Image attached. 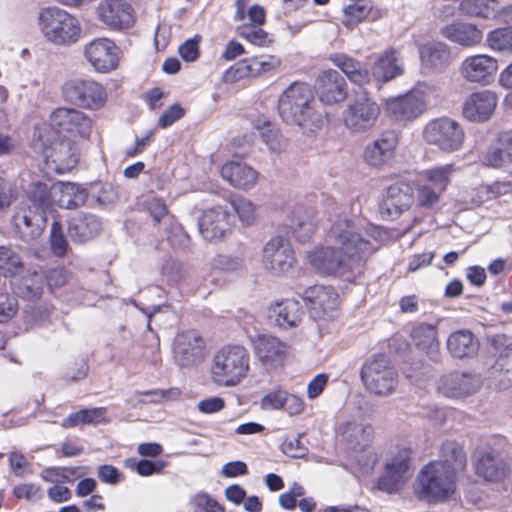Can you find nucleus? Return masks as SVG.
<instances>
[{
  "label": "nucleus",
  "mask_w": 512,
  "mask_h": 512,
  "mask_svg": "<svg viewBox=\"0 0 512 512\" xmlns=\"http://www.w3.org/2000/svg\"><path fill=\"white\" fill-rule=\"evenodd\" d=\"M196 509L203 512H225V508L216 499L207 493H198L193 497Z\"/></svg>",
  "instance_id": "61"
},
{
  "label": "nucleus",
  "mask_w": 512,
  "mask_h": 512,
  "mask_svg": "<svg viewBox=\"0 0 512 512\" xmlns=\"http://www.w3.org/2000/svg\"><path fill=\"white\" fill-rule=\"evenodd\" d=\"M232 223L233 216L227 207L215 205L203 211L198 222V229L205 240L218 241L230 231Z\"/></svg>",
  "instance_id": "17"
},
{
  "label": "nucleus",
  "mask_w": 512,
  "mask_h": 512,
  "mask_svg": "<svg viewBox=\"0 0 512 512\" xmlns=\"http://www.w3.org/2000/svg\"><path fill=\"white\" fill-rule=\"evenodd\" d=\"M419 56L424 68L442 71L451 63L449 47L442 42H429L419 47Z\"/></svg>",
  "instance_id": "36"
},
{
  "label": "nucleus",
  "mask_w": 512,
  "mask_h": 512,
  "mask_svg": "<svg viewBox=\"0 0 512 512\" xmlns=\"http://www.w3.org/2000/svg\"><path fill=\"white\" fill-rule=\"evenodd\" d=\"M380 111L379 104L363 93L348 102L342 112V122L350 133H365L375 126Z\"/></svg>",
  "instance_id": "9"
},
{
  "label": "nucleus",
  "mask_w": 512,
  "mask_h": 512,
  "mask_svg": "<svg viewBox=\"0 0 512 512\" xmlns=\"http://www.w3.org/2000/svg\"><path fill=\"white\" fill-rule=\"evenodd\" d=\"M50 244L55 255L63 256L65 254L68 244L62 233L61 225L57 221H54L51 227Z\"/></svg>",
  "instance_id": "62"
},
{
  "label": "nucleus",
  "mask_w": 512,
  "mask_h": 512,
  "mask_svg": "<svg viewBox=\"0 0 512 512\" xmlns=\"http://www.w3.org/2000/svg\"><path fill=\"white\" fill-rule=\"evenodd\" d=\"M256 356L259 360L269 366H276L285 359L288 346L277 337L261 334L253 341Z\"/></svg>",
  "instance_id": "30"
},
{
  "label": "nucleus",
  "mask_w": 512,
  "mask_h": 512,
  "mask_svg": "<svg viewBox=\"0 0 512 512\" xmlns=\"http://www.w3.org/2000/svg\"><path fill=\"white\" fill-rule=\"evenodd\" d=\"M230 205L242 223L252 225L256 222V206L251 200L243 196H237L230 199Z\"/></svg>",
  "instance_id": "48"
},
{
  "label": "nucleus",
  "mask_w": 512,
  "mask_h": 512,
  "mask_svg": "<svg viewBox=\"0 0 512 512\" xmlns=\"http://www.w3.org/2000/svg\"><path fill=\"white\" fill-rule=\"evenodd\" d=\"M36 26L46 42L59 47L74 45L82 33L79 19L56 6L42 8Z\"/></svg>",
  "instance_id": "4"
},
{
  "label": "nucleus",
  "mask_w": 512,
  "mask_h": 512,
  "mask_svg": "<svg viewBox=\"0 0 512 512\" xmlns=\"http://www.w3.org/2000/svg\"><path fill=\"white\" fill-rule=\"evenodd\" d=\"M250 354L240 345H224L212 356L209 374L213 384L218 387H235L248 375Z\"/></svg>",
  "instance_id": "3"
},
{
  "label": "nucleus",
  "mask_w": 512,
  "mask_h": 512,
  "mask_svg": "<svg viewBox=\"0 0 512 512\" xmlns=\"http://www.w3.org/2000/svg\"><path fill=\"white\" fill-rule=\"evenodd\" d=\"M250 77H255L253 68L251 67L250 60L244 59L232 65L224 73L223 79L227 83H235Z\"/></svg>",
  "instance_id": "53"
},
{
  "label": "nucleus",
  "mask_w": 512,
  "mask_h": 512,
  "mask_svg": "<svg viewBox=\"0 0 512 512\" xmlns=\"http://www.w3.org/2000/svg\"><path fill=\"white\" fill-rule=\"evenodd\" d=\"M398 144L399 135L396 131H384L365 147L364 161L371 167H382L394 158Z\"/></svg>",
  "instance_id": "23"
},
{
  "label": "nucleus",
  "mask_w": 512,
  "mask_h": 512,
  "mask_svg": "<svg viewBox=\"0 0 512 512\" xmlns=\"http://www.w3.org/2000/svg\"><path fill=\"white\" fill-rule=\"evenodd\" d=\"M421 137L426 145L435 147L441 153L453 154L463 148L466 134L458 121L450 117H439L423 126Z\"/></svg>",
  "instance_id": "7"
},
{
  "label": "nucleus",
  "mask_w": 512,
  "mask_h": 512,
  "mask_svg": "<svg viewBox=\"0 0 512 512\" xmlns=\"http://www.w3.org/2000/svg\"><path fill=\"white\" fill-rule=\"evenodd\" d=\"M475 474L488 483H501L511 473L507 461L496 451H484L474 462Z\"/></svg>",
  "instance_id": "24"
},
{
  "label": "nucleus",
  "mask_w": 512,
  "mask_h": 512,
  "mask_svg": "<svg viewBox=\"0 0 512 512\" xmlns=\"http://www.w3.org/2000/svg\"><path fill=\"white\" fill-rule=\"evenodd\" d=\"M415 202L414 188L407 182L391 184L380 206L384 218L395 220L402 213L408 211Z\"/></svg>",
  "instance_id": "19"
},
{
  "label": "nucleus",
  "mask_w": 512,
  "mask_h": 512,
  "mask_svg": "<svg viewBox=\"0 0 512 512\" xmlns=\"http://www.w3.org/2000/svg\"><path fill=\"white\" fill-rule=\"evenodd\" d=\"M15 232L26 242L41 236L46 226L45 211L32 207L29 203H20L12 219Z\"/></svg>",
  "instance_id": "14"
},
{
  "label": "nucleus",
  "mask_w": 512,
  "mask_h": 512,
  "mask_svg": "<svg viewBox=\"0 0 512 512\" xmlns=\"http://www.w3.org/2000/svg\"><path fill=\"white\" fill-rule=\"evenodd\" d=\"M387 112L397 120H414L426 110L424 99L415 92L386 100Z\"/></svg>",
  "instance_id": "26"
},
{
  "label": "nucleus",
  "mask_w": 512,
  "mask_h": 512,
  "mask_svg": "<svg viewBox=\"0 0 512 512\" xmlns=\"http://www.w3.org/2000/svg\"><path fill=\"white\" fill-rule=\"evenodd\" d=\"M21 267L20 256L12 249L0 246V270L6 274H15Z\"/></svg>",
  "instance_id": "55"
},
{
  "label": "nucleus",
  "mask_w": 512,
  "mask_h": 512,
  "mask_svg": "<svg viewBox=\"0 0 512 512\" xmlns=\"http://www.w3.org/2000/svg\"><path fill=\"white\" fill-rule=\"evenodd\" d=\"M412 474V450L407 445H398L387 454L377 487L387 494L399 493L410 481Z\"/></svg>",
  "instance_id": "6"
},
{
  "label": "nucleus",
  "mask_w": 512,
  "mask_h": 512,
  "mask_svg": "<svg viewBox=\"0 0 512 512\" xmlns=\"http://www.w3.org/2000/svg\"><path fill=\"white\" fill-rule=\"evenodd\" d=\"M482 386L478 374L465 371H452L438 381L437 391L448 398H464L477 392Z\"/></svg>",
  "instance_id": "16"
},
{
  "label": "nucleus",
  "mask_w": 512,
  "mask_h": 512,
  "mask_svg": "<svg viewBox=\"0 0 512 512\" xmlns=\"http://www.w3.org/2000/svg\"><path fill=\"white\" fill-rule=\"evenodd\" d=\"M18 311V301L14 295L0 293V323L12 319Z\"/></svg>",
  "instance_id": "59"
},
{
  "label": "nucleus",
  "mask_w": 512,
  "mask_h": 512,
  "mask_svg": "<svg viewBox=\"0 0 512 512\" xmlns=\"http://www.w3.org/2000/svg\"><path fill=\"white\" fill-rule=\"evenodd\" d=\"M443 193L427 183L419 184L417 187V204L424 208L436 205Z\"/></svg>",
  "instance_id": "57"
},
{
  "label": "nucleus",
  "mask_w": 512,
  "mask_h": 512,
  "mask_svg": "<svg viewBox=\"0 0 512 512\" xmlns=\"http://www.w3.org/2000/svg\"><path fill=\"white\" fill-rule=\"evenodd\" d=\"M402 72V63L398 53L394 50L382 53L372 68V76L380 82H388L401 75Z\"/></svg>",
  "instance_id": "41"
},
{
  "label": "nucleus",
  "mask_w": 512,
  "mask_h": 512,
  "mask_svg": "<svg viewBox=\"0 0 512 512\" xmlns=\"http://www.w3.org/2000/svg\"><path fill=\"white\" fill-rule=\"evenodd\" d=\"M319 99L326 104L339 103L347 98V86L344 78L335 70H325L316 81Z\"/></svg>",
  "instance_id": "27"
},
{
  "label": "nucleus",
  "mask_w": 512,
  "mask_h": 512,
  "mask_svg": "<svg viewBox=\"0 0 512 512\" xmlns=\"http://www.w3.org/2000/svg\"><path fill=\"white\" fill-rule=\"evenodd\" d=\"M166 466L167 462L164 460L150 461L144 459L130 465L132 469H135L143 477L161 474Z\"/></svg>",
  "instance_id": "58"
},
{
  "label": "nucleus",
  "mask_w": 512,
  "mask_h": 512,
  "mask_svg": "<svg viewBox=\"0 0 512 512\" xmlns=\"http://www.w3.org/2000/svg\"><path fill=\"white\" fill-rule=\"evenodd\" d=\"M446 347L453 358H471L477 354L479 342L470 330L461 329L448 336Z\"/></svg>",
  "instance_id": "35"
},
{
  "label": "nucleus",
  "mask_w": 512,
  "mask_h": 512,
  "mask_svg": "<svg viewBox=\"0 0 512 512\" xmlns=\"http://www.w3.org/2000/svg\"><path fill=\"white\" fill-rule=\"evenodd\" d=\"M50 199L61 208L73 209L82 206L88 197L87 190L72 182H56L49 191Z\"/></svg>",
  "instance_id": "31"
},
{
  "label": "nucleus",
  "mask_w": 512,
  "mask_h": 512,
  "mask_svg": "<svg viewBox=\"0 0 512 512\" xmlns=\"http://www.w3.org/2000/svg\"><path fill=\"white\" fill-rule=\"evenodd\" d=\"M100 230L101 222L92 214L79 213L69 220L68 233L74 242H86L95 237Z\"/></svg>",
  "instance_id": "38"
},
{
  "label": "nucleus",
  "mask_w": 512,
  "mask_h": 512,
  "mask_svg": "<svg viewBox=\"0 0 512 512\" xmlns=\"http://www.w3.org/2000/svg\"><path fill=\"white\" fill-rule=\"evenodd\" d=\"M50 124L60 132H65L71 137L89 139L93 121L84 112L75 108L60 107L50 115Z\"/></svg>",
  "instance_id": "11"
},
{
  "label": "nucleus",
  "mask_w": 512,
  "mask_h": 512,
  "mask_svg": "<svg viewBox=\"0 0 512 512\" xmlns=\"http://www.w3.org/2000/svg\"><path fill=\"white\" fill-rule=\"evenodd\" d=\"M491 377L499 382L500 388H507L512 383V344L507 345L498 355L490 368Z\"/></svg>",
  "instance_id": "44"
},
{
  "label": "nucleus",
  "mask_w": 512,
  "mask_h": 512,
  "mask_svg": "<svg viewBox=\"0 0 512 512\" xmlns=\"http://www.w3.org/2000/svg\"><path fill=\"white\" fill-rule=\"evenodd\" d=\"M66 101L89 110L102 108L107 99L105 89L97 82L87 79H71L62 86Z\"/></svg>",
  "instance_id": "10"
},
{
  "label": "nucleus",
  "mask_w": 512,
  "mask_h": 512,
  "mask_svg": "<svg viewBox=\"0 0 512 512\" xmlns=\"http://www.w3.org/2000/svg\"><path fill=\"white\" fill-rule=\"evenodd\" d=\"M361 379L366 390L377 396L392 394L398 385V373L385 355L368 360L361 369Z\"/></svg>",
  "instance_id": "8"
},
{
  "label": "nucleus",
  "mask_w": 512,
  "mask_h": 512,
  "mask_svg": "<svg viewBox=\"0 0 512 512\" xmlns=\"http://www.w3.org/2000/svg\"><path fill=\"white\" fill-rule=\"evenodd\" d=\"M221 176L232 187L247 191L257 184L259 172L244 162L230 161L222 166Z\"/></svg>",
  "instance_id": "29"
},
{
  "label": "nucleus",
  "mask_w": 512,
  "mask_h": 512,
  "mask_svg": "<svg viewBox=\"0 0 512 512\" xmlns=\"http://www.w3.org/2000/svg\"><path fill=\"white\" fill-rule=\"evenodd\" d=\"M498 103L497 94L491 90L471 93L463 103V116L471 122H485L491 118Z\"/></svg>",
  "instance_id": "25"
},
{
  "label": "nucleus",
  "mask_w": 512,
  "mask_h": 512,
  "mask_svg": "<svg viewBox=\"0 0 512 512\" xmlns=\"http://www.w3.org/2000/svg\"><path fill=\"white\" fill-rule=\"evenodd\" d=\"M263 265L274 274L290 271L295 263L291 245L282 237H273L263 248Z\"/></svg>",
  "instance_id": "20"
},
{
  "label": "nucleus",
  "mask_w": 512,
  "mask_h": 512,
  "mask_svg": "<svg viewBox=\"0 0 512 512\" xmlns=\"http://www.w3.org/2000/svg\"><path fill=\"white\" fill-rule=\"evenodd\" d=\"M249 60L255 77L280 66V60L275 56H267L265 58L255 57Z\"/></svg>",
  "instance_id": "63"
},
{
  "label": "nucleus",
  "mask_w": 512,
  "mask_h": 512,
  "mask_svg": "<svg viewBox=\"0 0 512 512\" xmlns=\"http://www.w3.org/2000/svg\"><path fill=\"white\" fill-rule=\"evenodd\" d=\"M285 391L282 389H275L267 393L261 399V408L264 410H278L283 408Z\"/></svg>",
  "instance_id": "64"
},
{
  "label": "nucleus",
  "mask_w": 512,
  "mask_h": 512,
  "mask_svg": "<svg viewBox=\"0 0 512 512\" xmlns=\"http://www.w3.org/2000/svg\"><path fill=\"white\" fill-rule=\"evenodd\" d=\"M259 129L263 142L271 151L280 152L286 147V140L282 137L275 126L270 123H266Z\"/></svg>",
  "instance_id": "50"
},
{
  "label": "nucleus",
  "mask_w": 512,
  "mask_h": 512,
  "mask_svg": "<svg viewBox=\"0 0 512 512\" xmlns=\"http://www.w3.org/2000/svg\"><path fill=\"white\" fill-rule=\"evenodd\" d=\"M314 96L304 83H292L279 97L278 111L288 124L299 126L304 133H314L321 126L320 116L313 108Z\"/></svg>",
  "instance_id": "2"
},
{
  "label": "nucleus",
  "mask_w": 512,
  "mask_h": 512,
  "mask_svg": "<svg viewBox=\"0 0 512 512\" xmlns=\"http://www.w3.org/2000/svg\"><path fill=\"white\" fill-rule=\"evenodd\" d=\"M501 8L496 0H461L459 11L466 16L497 19Z\"/></svg>",
  "instance_id": "43"
},
{
  "label": "nucleus",
  "mask_w": 512,
  "mask_h": 512,
  "mask_svg": "<svg viewBox=\"0 0 512 512\" xmlns=\"http://www.w3.org/2000/svg\"><path fill=\"white\" fill-rule=\"evenodd\" d=\"M441 33L448 40L464 47H474L483 39V33L476 25L465 22L447 25Z\"/></svg>",
  "instance_id": "39"
},
{
  "label": "nucleus",
  "mask_w": 512,
  "mask_h": 512,
  "mask_svg": "<svg viewBox=\"0 0 512 512\" xmlns=\"http://www.w3.org/2000/svg\"><path fill=\"white\" fill-rule=\"evenodd\" d=\"M330 61L338 67L351 82L357 85L369 83L370 74L368 70L355 59L344 54H333L330 56Z\"/></svg>",
  "instance_id": "42"
},
{
  "label": "nucleus",
  "mask_w": 512,
  "mask_h": 512,
  "mask_svg": "<svg viewBox=\"0 0 512 512\" xmlns=\"http://www.w3.org/2000/svg\"><path fill=\"white\" fill-rule=\"evenodd\" d=\"M15 293L27 300L38 299L43 291V277L40 273L33 271L25 276L15 279L12 283Z\"/></svg>",
  "instance_id": "45"
},
{
  "label": "nucleus",
  "mask_w": 512,
  "mask_h": 512,
  "mask_svg": "<svg viewBox=\"0 0 512 512\" xmlns=\"http://www.w3.org/2000/svg\"><path fill=\"white\" fill-rule=\"evenodd\" d=\"M455 170L456 168L452 163L438 165L424 170L422 177L427 184L443 193L450 184L451 176Z\"/></svg>",
  "instance_id": "46"
},
{
  "label": "nucleus",
  "mask_w": 512,
  "mask_h": 512,
  "mask_svg": "<svg viewBox=\"0 0 512 512\" xmlns=\"http://www.w3.org/2000/svg\"><path fill=\"white\" fill-rule=\"evenodd\" d=\"M44 157L48 164L58 173L72 170L79 162L81 155L80 143L76 139L59 138L44 148Z\"/></svg>",
  "instance_id": "12"
},
{
  "label": "nucleus",
  "mask_w": 512,
  "mask_h": 512,
  "mask_svg": "<svg viewBox=\"0 0 512 512\" xmlns=\"http://www.w3.org/2000/svg\"><path fill=\"white\" fill-rule=\"evenodd\" d=\"M87 61L99 72H109L117 68L119 63V49L115 43L107 38H97L84 47Z\"/></svg>",
  "instance_id": "22"
},
{
  "label": "nucleus",
  "mask_w": 512,
  "mask_h": 512,
  "mask_svg": "<svg viewBox=\"0 0 512 512\" xmlns=\"http://www.w3.org/2000/svg\"><path fill=\"white\" fill-rule=\"evenodd\" d=\"M481 161L488 167L512 171V133L501 134L497 144L487 151Z\"/></svg>",
  "instance_id": "33"
},
{
  "label": "nucleus",
  "mask_w": 512,
  "mask_h": 512,
  "mask_svg": "<svg viewBox=\"0 0 512 512\" xmlns=\"http://www.w3.org/2000/svg\"><path fill=\"white\" fill-rule=\"evenodd\" d=\"M99 21L109 30L122 31L135 23V12L126 0H101L96 8Z\"/></svg>",
  "instance_id": "13"
},
{
  "label": "nucleus",
  "mask_w": 512,
  "mask_h": 512,
  "mask_svg": "<svg viewBox=\"0 0 512 512\" xmlns=\"http://www.w3.org/2000/svg\"><path fill=\"white\" fill-rule=\"evenodd\" d=\"M328 214L331 224L326 231V239L330 244L312 248L307 252V261L322 276L352 282L361 275L365 259L377 247L355 230L345 208L332 204Z\"/></svg>",
  "instance_id": "1"
},
{
  "label": "nucleus",
  "mask_w": 512,
  "mask_h": 512,
  "mask_svg": "<svg viewBox=\"0 0 512 512\" xmlns=\"http://www.w3.org/2000/svg\"><path fill=\"white\" fill-rule=\"evenodd\" d=\"M49 198L50 195L46 184L36 182L32 184L28 198L22 203H29L32 207H39L45 211V208L49 204Z\"/></svg>",
  "instance_id": "54"
},
{
  "label": "nucleus",
  "mask_w": 512,
  "mask_h": 512,
  "mask_svg": "<svg viewBox=\"0 0 512 512\" xmlns=\"http://www.w3.org/2000/svg\"><path fill=\"white\" fill-rule=\"evenodd\" d=\"M238 34L256 46H267L272 42L269 34L259 26L253 27L248 24H244L238 27Z\"/></svg>",
  "instance_id": "52"
},
{
  "label": "nucleus",
  "mask_w": 512,
  "mask_h": 512,
  "mask_svg": "<svg viewBox=\"0 0 512 512\" xmlns=\"http://www.w3.org/2000/svg\"><path fill=\"white\" fill-rule=\"evenodd\" d=\"M497 70V59L487 54L470 55L459 66V73L465 81L481 85L490 84Z\"/></svg>",
  "instance_id": "18"
},
{
  "label": "nucleus",
  "mask_w": 512,
  "mask_h": 512,
  "mask_svg": "<svg viewBox=\"0 0 512 512\" xmlns=\"http://www.w3.org/2000/svg\"><path fill=\"white\" fill-rule=\"evenodd\" d=\"M487 44L494 51L512 53V28H499L488 33Z\"/></svg>",
  "instance_id": "49"
},
{
  "label": "nucleus",
  "mask_w": 512,
  "mask_h": 512,
  "mask_svg": "<svg viewBox=\"0 0 512 512\" xmlns=\"http://www.w3.org/2000/svg\"><path fill=\"white\" fill-rule=\"evenodd\" d=\"M75 467H49L42 471L41 478L49 483L71 482L76 477Z\"/></svg>",
  "instance_id": "51"
},
{
  "label": "nucleus",
  "mask_w": 512,
  "mask_h": 512,
  "mask_svg": "<svg viewBox=\"0 0 512 512\" xmlns=\"http://www.w3.org/2000/svg\"><path fill=\"white\" fill-rule=\"evenodd\" d=\"M302 299L308 305L311 315L314 318H325L331 316L339 305V295L331 286L314 285L306 288Z\"/></svg>",
  "instance_id": "21"
},
{
  "label": "nucleus",
  "mask_w": 512,
  "mask_h": 512,
  "mask_svg": "<svg viewBox=\"0 0 512 512\" xmlns=\"http://www.w3.org/2000/svg\"><path fill=\"white\" fill-rule=\"evenodd\" d=\"M205 341L194 330L178 333L173 343V357L181 367H194L204 359Z\"/></svg>",
  "instance_id": "15"
},
{
  "label": "nucleus",
  "mask_w": 512,
  "mask_h": 512,
  "mask_svg": "<svg viewBox=\"0 0 512 512\" xmlns=\"http://www.w3.org/2000/svg\"><path fill=\"white\" fill-rule=\"evenodd\" d=\"M414 345L433 362L441 359L437 327L421 323L414 327L411 333Z\"/></svg>",
  "instance_id": "32"
},
{
  "label": "nucleus",
  "mask_w": 512,
  "mask_h": 512,
  "mask_svg": "<svg viewBox=\"0 0 512 512\" xmlns=\"http://www.w3.org/2000/svg\"><path fill=\"white\" fill-rule=\"evenodd\" d=\"M432 462L440 463L446 470L458 479L467 467V455L463 447L454 441L442 444L439 459Z\"/></svg>",
  "instance_id": "37"
},
{
  "label": "nucleus",
  "mask_w": 512,
  "mask_h": 512,
  "mask_svg": "<svg viewBox=\"0 0 512 512\" xmlns=\"http://www.w3.org/2000/svg\"><path fill=\"white\" fill-rule=\"evenodd\" d=\"M457 480L440 463L430 461L416 475L415 492L427 502L443 503L455 494Z\"/></svg>",
  "instance_id": "5"
},
{
  "label": "nucleus",
  "mask_w": 512,
  "mask_h": 512,
  "mask_svg": "<svg viewBox=\"0 0 512 512\" xmlns=\"http://www.w3.org/2000/svg\"><path fill=\"white\" fill-rule=\"evenodd\" d=\"M289 227L299 242H306L317 229L315 211L312 208H297L293 212Z\"/></svg>",
  "instance_id": "40"
},
{
  "label": "nucleus",
  "mask_w": 512,
  "mask_h": 512,
  "mask_svg": "<svg viewBox=\"0 0 512 512\" xmlns=\"http://www.w3.org/2000/svg\"><path fill=\"white\" fill-rule=\"evenodd\" d=\"M371 7L366 2H355L343 9L342 23L347 28H353L363 22L370 14Z\"/></svg>",
  "instance_id": "47"
},
{
  "label": "nucleus",
  "mask_w": 512,
  "mask_h": 512,
  "mask_svg": "<svg viewBox=\"0 0 512 512\" xmlns=\"http://www.w3.org/2000/svg\"><path fill=\"white\" fill-rule=\"evenodd\" d=\"M304 315L303 308L299 301L295 299H285L276 302L270 308V318L280 328L288 329L296 327L300 324Z\"/></svg>",
  "instance_id": "34"
},
{
  "label": "nucleus",
  "mask_w": 512,
  "mask_h": 512,
  "mask_svg": "<svg viewBox=\"0 0 512 512\" xmlns=\"http://www.w3.org/2000/svg\"><path fill=\"white\" fill-rule=\"evenodd\" d=\"M180 390L178 388H170L167 390H150L138 393V403H160L164 399L173 400L178 398Z\"/></svg>",
  "instance_id": "56"
},
{
  "label": "nucleus",
  "mask_w": 512,
  "mask_h": 512,
  "mask_svg": "<svg viewBox=\"0 0 512 512\" xmlns=\"http://www.w3.org/2000/svg\"><path fill=\"white\" fill-rule=\"evenodd\" d=\"M337 434L348 448L362 451L372 442L373 428L369 424L349 419L339 425Z\"/></svg>",
  "instance_id": "28"
},
{
  "label": "nucleus",
  "mask_w": 512,
  "mask_h": 512,
  "mask_svg": "<svg viewBox=\"0 0 512 512\" xmlns=\"http://www.w3.org/2000/svg\"><path fill=\"white\" fill-rule=\"evenodd\" d=\"M92 195L99 204L106 205L115 202L117 192L110 183H98L92 188Z\"/></svg>",
  "instance_id": "60"
}]
</instances>
